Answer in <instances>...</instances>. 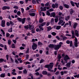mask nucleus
<instances>
[{
	"label": "nucleus",
	"mask_w": 79,
	"mask_h": 79,
	"mask_svg": "<svg viewBox=\"0 0 79 79\" xmlns=\"http://www.w3.org/2000/svg\"><path fill=\"white\" fill-rule=\"evenodd\" d=\"M60 10H63V7L62 6H60L59 7Z\"/></svg>",
	"instance_id": "nucleus-37"
},
{
	"label": "nucleus",
	"mask_w": 79,
	"mask_h": 79,
	"mask_svg": "<svg viewBox=\"0 0 79 79\" xmlns=\"http://www.w3.org/2000/svg\"><path fill=\"white\" fill-rule=\"evenodd\" d=\"M1 31L2 32L3 35H5V31H4L2 29H1Z\"/></svg>",
	"instance_id": "nucleus-47"
},
{
	"label": "nucleus",
	"mask_w": 79,
	"mask_h": 79,
	"mask_svg": "<svg viewBox=\"0 0 79 79\" xmlns=\"http://www.w3.org/2000/svg\"><path fill=\"white\" fill-rule=\"evenodd\" d=\"M29 25H27L26 26H24V28H25V29H27H27H29Z\"/></svg>",
	"instance_id": "nucleus-25"
},
{
	"label": "nucleus",
	"mask_w": 79,
	"mask_h": 79,
	"mask_svg": "<svg viewBox=\"0 0 79 79\" xmlns=\"http://www.w3.org/2000/svg\"><path fill=\"white\" fill-rule=\"evenodd\" d=\"M74 13V10H73V9H70V15H72L73 13Z\"/></svg>",
	"instance_id": "nucleus-31"
},
{
	"label": "nucleus",
	"mask_w": 79,
	"mask_h": 79,
	"mask_svg": "<svg viewBox=\"0 0 79 79\" xmlns=\"http://www.w3.org/2000/svg\"><path fill=\"white\" fill-rule=\"evenodd\" d=\"M29 48H28L27 51L26 52V53L29 54Z\"/></svg>",
	"instance_id": "nucleus-55"
},
{
	"label": "nucleus",
	"mask_w": 79,
	"mask_h": 79,
	"mask_svg": "<svg viewBox=\"0 0 79 79\" xmlns=\"http://www.w3.org/2000/svg\"><path fill=\"white\" fill-rule=\"evenodd\" d=\"M35 74L36 76H39L40 74V73H39V72H36L35 73Z\"/></svg>",
	"instance_id": "nucleus-64"
},
{
	"label": "nucleus",
	"mask_w": 79,
	"mask_h": 79,
	"mask_svg": "<svg viewBox=\"0 0 79 79\" xmlns=\"http://www.w3.org/2000/svg\"><path fill=\"white\" fill-rule=\"evenodd\" d=\"M58 59H61V54H58Z\"/></svg>",
	"instance_id": "nucleus-43"
},
{
	"label": "nucleus",
	"mask_w": 79,
	"mask_h": 79,
	"mask_svg": "<svg viewBox=\"0 0 79 79\" xmlns=\"http://www.w3.org/2000/svg\"><path fill=\"white\" fill-rule=\"evenodd\" d=\"M19 3L21 4V5H23V4H24V2L23 1H20Z\"/></svg>",
	"instance_id": "nucleus-63"
},
{
	"label": "nucleus",
	"mask_w": 79,
	"mask_h": 79,
	"mask_svg": "<svg viewBox=\"0 0 79 79\" xmlns=\"http://www.w3.org/2000/svg\"><path fill=\"white\" fill-rule=\"evenodd\" d=\"M72 39L73 38H75V35H74V32L73 30L72 31Z\"/></svg>",
	"instance_id": "nucleus-15"
},
{
	"label": "nucleus",
	"mask_w": 79,
	"mask_h": 79,
	"mask_svg": "<svg viewBox=\"0 0 79 79\" xmlns=\"http://www.w3.org/2000/svg\"><path fill=\"white\" fill-rule=\"evenodd\" d=\"M1 26L2 27H5V20H2L1 21Z\"/></svg>",
	"instance_id": "nucleus-10"
},
{
	"label": "nucleus",
	"mask_w": 79,
	"mask_h": 79,
	"mask_svg": "<svg viewBox=\"0 0 79 79\" xmlns=\"http://www.w3.org/2000/svg\"><path fill=\"white\" fill-rule=\"evenodd\" d=\"M55 6L56 8H57L58 7V4L56 3H55Z\"/></svg>",
	"instance_id": "nucleus-50"
},
{
	"label": "nucleus",
	"mask_w": 79,
	"mask_h": 79,
	"mask_svg": "<svg viewBox=\"0 0 79 79\" xmlns=\"http://www.w3.org/2000/svg\"><path fill=\"white\" fill-rule=\"evenodd\" d=\"M54 20L55 23H57V22H58V19H55Z\"/></svg>",
	"instance_id": "nucleus-58"
},
{
	"label": "nucleus",
	"mask_w": 79,
	"mask_h": 79,
	"mask_svg": "<svg viewBox=\"0 0 79 79\" xmlns=\"http://www.w3.org/2000/svg\"><path fill=\"white\" fill-rule=\"evenodd\" d=\"M49 5V3L47 2L46 3L45 5V6H48Z\"/></svg>",
	"instance_id": "nucleus-62"
},
{
	"label": "nucleus",
	"mask_w": 79,
	"mask_h": 79,
	"mask_svg": "<svg viewBox=\"0 0 79 79\" xmlns=\"http://www.w3.org/2000/svg\"><path fill=\"white\" fill-rule=\"evenodd\" d=\"M32 48L33 50H35L37 48V44L33 43V45H32Z\"/></svg>",
	"instance_id": "nucleus-3"
},
{
	"label": "nucleus",
	"mask_w": 79,
	"mask_h": 79,
	"mask_svg": "<svg viewBox=\"0 0 79 79\" xmlns=\"http://www.w3.org/2000/svg\"><path fill=\"white\" fill-rule=\"evenodd\" d=\"M10 33H6V37H10Z\"/></svg>",
	"instance_id": "nucleus-42"
},
{
	"label": "nucleus",
	"mask_w": 79,
	"mask_h": 79,
	"mask_svg": "<svg viewBox=\"0 0 79 79\" xmlns=\"http://www.w3.org/2000/svg\"><path fill=\"white\" fill-rule=\"evenodd\" d=\"M44 21V19H40L39 20V23H42Z\"/></svg>",
	"instance_id": "nucleus-35"
},
{
	"label": "nucleus",
	"mask_w": 79,
	"mask_h": 79,
	"mask_svg": "<svg viewBox=\"0 0 79 79\" xmlns=\"http://www.w3.org/2000/svg\"><path fill=\"white\" fill-rule=\"evenodd\" d=\"M11 41L10 40H8V45H11Z\"/></svg>",
	"instance_id": "nucleus-59"
},
{
	"label": "nucleus",
	"mask_w": 79,
	"mask_h": 79,
	"mask_svg": "<svg viewBox=\"0 0 79 79\" xmlns=\"http://www.w3.org/2000/svg\"><path fill=\"white\" fill-rule=\"evenodd\" d=\"M46 14L48 16H50V13L49 12V11H46Z\"/></svg>",
	"instance_id": "nucleus-44"
},
{
	"label": "nucleus",
	"mask_w": 79,
	"mask_h": 79,
	"mask_svg": "<svg viewBox=\"0 0 79 79\" xmlns=\"http://www.w3.org/2000/svg\"><path fill=\"white\" fill-rule=\"evenodd\" d=\"M10 10V7L9 6H4L2 7L3 10Z\"/></svg>",
	"instance_id": "nucleus-8"
},
{
	"label": "nucleus",
	"mask_w": 79,
	"mask_h": 79,
	"mask_svg": "<svg viewBox=\"0 0 79 79\" xmlns=\"http://www.w3.org/2000/svg\"><path fill=\"white\" fill-rule=\"evenodd\" d=\"M75 34L78 37H79V33L78 32V31L77 30H75Z\"/></svg>",
	"instance_id": "nucleus-18"
},
{
	"label": "nucleus",
	"mask_w": 79,
	"mask_h": 79,
	"mask_svg": "<svg viewBox=\"0 0 79 79\" xmlns=\"http://www.w3.org/2000/svg\"><path fill=\"white\" fill-rule=\"evenodd\" d=\"M66 65L67 67H70L71 66V63L69 62L66 64Z\"/></svg>",
	"instance_id": "nucleus-32"
},
{
	"label": "nucleus",
	"mask_w": 79,
	"mask_h": 79,
	"mask_svg": "<svg viewBox=\"0 0 79 79\" xmlns=\"http://www.w3.org/2000/svg\"><path fill=\"white\" fill-rule=\"evenodd\" d=\"M26 35L27 36H30L31 35V33L28 32V33H26Z\"/></svg>",
	"instance_id": "nucleus-61"
},
{
	"label": "nucleus",
	"mask_w": 79,
	"mask_h": 79,
	"mask_svg": "<svg viewBox=\"0 0 79 79\" xmlns=\"http://www.w3.org/2000/svg\"><path fill=\"white\" fill-rule=\"evenodd\" d=\"M46 8H47V7L46 6L44 7L43 8V9H41V11H45L47 10V9H46Z\"/></svg>",
	"instance_id": "nucleus-24"
},
{
	"label": "nucleus",
	"mask_w": 79,
	"mask_h": 79,
	"mask_svg": "<svg viewBox=\"0 0 79 79\" xmlns=\"http://www.w3.org/2000/svg\"><path fill=\"white\" fill-rule=\"evenodd\" d=\"M66 44H70V47H72L73 46V41L71 40L70 41L69 40H67L66 41Z\"/></svg>",
	"instance_id": "nucleus-9"
},
{
	"label": "nucleus",
	"mask_w": 79,
	"mask_h": 79,
	"mask_svg": "<svg viewBox=\"0 0 79 79\" xmlns=\"http://www.w3.org/2000/svg\"><path fill=\"white\" fill-rule=\"evenodd\" d=\"M12 27H11L10 28V29H9L8 30V32H12Z\"/></svg>",
	"instance_id": "nucleus-36"
},
{
	"label": "nucleus",
	"mask_w": 79,
	"mask_h": 79,
	"mask_svg": "<svg viewBox=\"0 0 79 79\" xmlns=\"http://www.w3.org/2000/svg\"><path fill=\"white\" fill-rule=\"evenodd\" d=\"M3 61L4 62H6V60H4V59L3 58H0V63H2L3 62Z\"/></svg>",
	"instance_id": "nucleus-16"
},
{
	"label": "nucleus",
	"mask_w": 79,
	"mask_h": 79,
	"mask_svg": "<svg viewBox=\"0 0 79 79\" xmlns=\"http://www.w3.org/2000/svg\"><path fill=\"white\" fill-rule=\"evenodd\" d=\"M14 35H11L10 37V38L11 39V38H13L14 37Z\"/></svg>",
	"instance_id": "nucleus-60"
},
{
	"label": "nucleus",
	"mask_w": 79,
	"mask_h": 79,
	"mask_svg": "<svg viewBox=\"0 0 79 79\" xmlns=\"http://www.w3.org/2000/svg\"><path fill=\"white\" fill-rule=\"evenodd\" d=\"M30 16H35V13H31L30 14Z\"/></svg>",
	"instance_id": "nucleus-33"
},
{
	"label": "nucleus",
	"mask_w": 79,
	"mask_h": 79,
	"mask_svg": "<svg viewBox=\"0 0 79 79\" xmlns=\"http://www.w3.org/2000/svg\"><path fill=\"white\" fill-rule=\"evenodd\" d=\"M54 11V10L53 8H51L49 10V12H52V11Z\"/></svg>",
	"instance_id": "nucleus-52"
},
{
	"label": "nucleus",
	"mask_w": 79,
	"mask_h": 79,
	"mask_svg": "<svg viewBox=\"0 0 79 79\" xmlns=\"http://www.w3.org/2000/svg\"><path fill=\"white\" fill-rule=\"evenodd\" d=\"M17 14L18 16H20L21 15V12L20 11H18L17 13Z\"/></svg>",
	"instance_id": "nucleus-39"
},
{
	"label": "nucleus",
	"mask_w": 79,
	"mask_h": 79,
	"mask_svg": "<svg viewBox=\"0 0 79 79\" xmlns=\"http://www.w3.org/2000/svg\"><path fill=\"white\" fill-rule=\"evenodd\" d=\"M51 14L52 15V16L53 17H55V16H56V14L55 12H52L51 13Z\"/></svg>",
	"instance_id": "nucleus-29"
},
{
	"label": "nucleus",
	"mask_w": 79,
	"mask_h": 79,
	"mask_svg": "<svg viewBox=\"0 0 79 79\" xmlns=\"http://www.w3.org/2000/svg\"><path fill=\"white\" fill-rule=\"evenodd\" d=\"M67 25H69V23H67L65 24L64 25L63 27H66Z\"/></svg>",
	"instance_id": "nucleus-41"
},
{
	"label": "nucleus",
	"mask_w": 79,
	"mask_h": 79,
	"mask_svg": "<svg viewBox=\"0 0 79 79\" xmlns=\"http://www.w3.org/2000/svg\"><path fill=\"white\" fill-rule=\"evenodd\" d=\"M52 7L53 8H54V9L55 8H56V7H55V4H52Z\"/></svg>",
	"instance_id": "nucleus-49"
},
{
	"label": "nucleus",
	"mask_w": 79,
	"mask_h": 79,
	"mask_svg": "<svg viewBox=\"0 0 79 79\" xmlns=\"http://www.w3.org/2000/svg\"><path fill=\"white\" fill-rule=\"evenodd\" d=\"M61 26H57L56 27V29L57 30H60V29H61Z\"/></svg>",
	"instance_id": "nucleus-22"
},
{
	"label": "nucleus",
	"mask_w": 79,
	"mask_h": 79,
	"mask_svg": "<svg viewBox=\"0 0 79 79\" xmlns=\"http://www.w3.org/2000/svg\"><path fill=\"white\" fill-rule=\"evenodd\" d=\"M78 25V23H75L73 25V29H76L77 27V26Z\"/></svg>",
	"instance_id": "nucleus-17"
},
{
	"label": "nucleus",
	"mask_w": 79,
	"mask_h": 79,
	"mask_svg": "<svg viewBox=\"0 0 79 79\" xmlns=\"http://www.w3.org/2000/svg\"><path fill=\"white\" fill-rule=\"evenodd\" d=\"M70 3L72 6H75V5L77 7V8H79V6L77 5V3L74 2L73 1H71Z\"/></svg>",
	"instance_id": "nucleus-4"
},
{
	"label": "nucleus",
	"mask_w": 79,
	"mask_h": 79,
	"mask_svg": "<svg viewBox=\"0 0 79 79\" xmlns=\"http://www.w3.org/2000/svg\"><path fill=\"white\" fill-rule=\"evenodd\" d=\"M54 45H54V44H50L49 45L48 47L49 48H54Z\"/></svg>",
	"instance_id": "nucleus-14"
},
{
	"label": "nucleus",
	"mask_w": 79,
	"mask_h": 79,
	"mask_svg": "<svg viewBox=\"0 0 79 79\" xmlns=\"http://www.w3.org/2000/svg\"><path fill=\"white\" fill-rule=\"evenodd\" d=\"M74 45L75 47L77 48L78 47V43L77 41V39L76 37L75 39V42L74 43Z\"/></svg>",
	"instance_id": "nucleus-6"
},
{
	"label": "nucleus",
	"mask_w": 79,
	"mask_h": 79,
	"mask_svg": "<svg viewBox=\"0 0 79 79\" xmlns=\"http://www.w3.org/2000/svg\"><path fill=\"white\" fill-rule=\"evenodd\" d=\"M56 37L58 40H60V41L62 40V39H60V38L59 37V36H56Z\"/></svg>",
	"instance_id": "nucleus-34"
},
{
	"label": "nucleus",
	"mask_w": 79,
	"mask_h": 79,
	"mask_svg": "<svg viewBox=\"0 0 79 79\" xmlns=\"http://www.w3.org/2000/svg\"><path fill=\"white\" fill-rule=\"evenodd\" d=\"M63 6L65 8H67V9L69 8V6L66 4H64Z\"/></svg>",
	"instance_id": "nucleus-11"
},
{
	"label": "nucleus",
	"mask_w": 79,
	"mask_h": 79,
	"mask_svg": "<svg viewBox=\"0 0 79 79\" xmlns=\"http://www.w3.org/2000/svg\"><path fill=\"white\" fill-rule=\"evenodd\" d=\"M11 73L12 75H14V76H16V75H17V73L15 72H12Z\"/></svg>",
	"instance_id": "nucleus-48"
},
{
	"label": "nucleus",
	"mask_w": 79,
	"mask_h": 79,
	"mask_svg": "<svg viewBox=\"0 0 79 79\" xmlns=\"http://www.w3.org/2000/svg\"><path fill=\"white\" fill-rule=\"evenodd\" d=\"M39 28L40 29V31H44V27H42V26H40V25L39 26Z\"/></svg>",
	"instance_id": "nucleus-20"
},
{
	"label": "nucleus",
	"mask_w": 79,
	"mask_h": 79,
	"mask_svg": "<svg viewBox=\"0 0 79 79\" xmlns=\"http://www.w3.org/2000/svg\"><path fill=\"white\" fill-rule=\"evenodd\" d=\"M18 21H19V22H22V24H24L25 23V21H26V18H23V19L21 18L18 17L17 18Z\"/></svg>",
	"instance_id": "nucleus-2"
},
{
	"label": "nucleus",
	"mask_w": 79,
	"mask_h": 79,
	"mask_svg": "<svg viewBox=\"0 0 79 79\" xmlns=\"http://www.w3.org/2000/svg\"><path fill=\"white\" fill-rule=\"evenodd\" d=\"M19 49L20 50H24V49H25V48H24L23 47L21 46L20 47Z\"/></svg>",
	"instance_id": "nucleus-57"
},
{
	"label": "nucleus",
	"mask_w": 79,
	"mask_h": 79,
	"mask_svg": "<svg viewBox=\"0 0 79 79\" xmlns=\"http://www.w3.org/2000/svg\"><path fill=\"white\" fill-rule=\"evenodd\" d=\"M29 58V54H27L26 55V60H28Z\"/></svg>",
	"instance_id": "nucleus-45"
},
{
	"label": "nucleus",
	"mask_w": 79,
	"mask_h": 79,
	"mask_svg": "<svg viewBox=\"0 0 79 79\" xmlns=\"http://www.w3.org/2000/svg\"><path fill=\"white\" fill-rule=\"evenodd\" d=\"M68 60H70V58L68 56V55H66L64 57V60L65 61L66 63H68Z\"/></svg>",
	"instance_id": "nucleus-7"
},
{
	"label": "nucleus",
	"mask_w": 79,
	"mask_h": 79,
	"mask_svg": "<svg viewBox=\"0 0 79 79\" xmlns=\"http://www.w3.org/2000/svg\"><path fill=\"white\" fill-rule=\"evenodd\" d=\"M48 73V72L46 71H43L42 72V74H44V75H47Z\"/></svg>",
	"instance_id": "nucleus-21"
},
{
	"label": "nucleus",
	"mask_w": 79,
	"mask_h": 79,
	"mask_svg": "<svg viewBox=\"0 0 79 79\" xmlns=\"http://www.w3.org/2000/svg\"><path fill=\"white\" fill-rule=\"evenodd\" d=\"M9 23L10 24H11V25H12V26L14 25V23H13V22L12 21H9Z\"/></svg>",
	"instance_id": "nucleus-40"
},
{
	"label": "nucleus",
	"mask_w": 79,
	"mask_h": 79,
	"mask_svg": "<svg viewBox=\"0 0 79 79\" xmlns=\"http://www.w3.org/2000/svg\"><path fill=\"white\" fill-rule=\"evenodd\" d=\"M12 41L13 42H14V44H16V42H17L16 40H13Z\"/></svg>",
	"instance_id": "nucleus-53"
},
{
	"label": "nucleus",
	"mask_w": 79,
	"mask_h": 79,
	"mask_svg": "<svg viewBox=\"0 0 79 79\" xmlns=\"http://www.w3.org/2000/svg\"><path fill=\"white\" fill-rule=\"evenodd\" d=\"M28 25L30 30H32V29H33L34 28V25H31L30 24H29Z\"/></svg>",
	"instance_id": "nucleus-13"
},
{
	"label": "nucleus",
	"mask_w": 79,
	"mask_h": 79,
	"mask_svg": "<svg viewBox=\"0 0 79 79\" xmlns=\"http://www.w3.org/2000/svg\"><path fill=\"white\" fill-rule=\"evenodd\" d=\"M32 3L33 4H36V1L35 0H33L32 1Z\"/></svg>",
	"instance_id": "nucleus-54"
},
{
	"label": "nucleus",
	"mask_w": 79,
	"mask_h": 79,
	"mask_svg": "<svg viewBox=\"0 0 79 79\" xmlns=\"http://www.w3.org/2000/svg\"><path fill=\"white\" fill-rule=\"evenodd\" d=\"M43 62H44V60L43 59H41L40 60V63H43Z\"/></svg>",
	"instance_id": "nucleus-46"
},
{
	"label": "nucleus",
	"mask_w": 79,
	"mask_h": 79,
	"mask_svg": "<svg viewBox=\"0 0 79 79\" xmlns=\"http://www.w3.org/2000/svg\"><path fill=\"white\" fill-rule=\"evenodd\" d=\"M54 65V64L53 62H51L49 64H47L44 66V67L45 68H48V71L50 72H52V73L54 72V70H52L53 66Z\"/></svg>",
	"instance_id": "nucleus-1"
},
{
	"label": "nucleus",
	"mask_w": 79,
	"mask_h": 79,
	"mask_svg": "<svg viewBox=\"0 0 79 79\" xmlns=\"http://www.w3.org/2000/svg\"><path fill=\"white\" fill-rule=\"evenodd\" d=\"M5 73H2L0 75L1 77H5Z\"/></svg>",
	"instance_id": "nucleus-27"
},
{
	"label": "nucleus",
	"mask_w": 79,
	"mask_h": 79,
	"mask_svg": "<svg viewBox=\"0 0 79 79\" xmlns=\"http://www.w3.org/2000/svg\"><path fill=\"white\" fill-rule=\"evenodd\" d=\"M69 18H70V16L69 15H68L65 18V19L66 21H68L69 19Z\"/></svg>",
	"instance_id": "nucleus-19"
},
{
	"label": "nucleus",
	"mask_w": 79,
	"mask_h": 79,
	"mask_svg": "<svg viewBox=\"0 0 79 79\" xmlns=\"http://www.w3.org/2000/svg\"><path fill=\"white\" fill-rule=\"evenodd\" d=\"M48 29V31H50V30H52V27L50 26L48 27H47Z\"/></svg>",
	"instance_id": "nucleus-26"
},
{
	"label": "nucleus",
	"mask_w": 79,
	"mask_h": 79,
	"mask_svg": "<svg viewBox=\"0 0 79 79\" xmlns=\"http://www.w3.org/2000/svg\"><path fill=\"white\" fill-rule=\"evenodd\" d=\"M51 34L52 35H56V33H55V32H52L51 33Z\"/></svg>",
	"instance_id": "nucleus-51"
},
{
	"label": "nucleus",
	"mask_w": 79,
	"mask_h": 79,
	"mask_svg": "<svg viewBox=\"0 0 79 79\" xmlns=\"http://www.w3.org/2000/svg\"><path fill=\"white\" fill-rule=\"evenodd\" d=\"M11 48H15V45L14 44H12Z\"/></svg>",
	"instance_id": "nucleus-38"
},
{
	"label": "nucleus",
	"mask_w": 79,
	"mask_h": 79,
	"mask_svg": "<svg viewBox=\"0 0 79 79\" xmlns=\"http://www.w3.org/2000/svg\"><path fill=\"white\" fill-rule=\"evenodd\" d=\"M54 48L55 50H59V49H60V48H61V46L60 45H58V44H55L54 45Z\"/></svg>",
	"instance_id": "nucleus-5"
},
{
	"label": "nucleus",
	"mask_w": 79,
	"mask_h": 79,
	"mask_svg": "<svg viewBox=\"0 0 79 79\" xmlns=\"http://www.w3.org/2000/svg\"><path fill=\"white\" fill-rule=\"evenodd\" d=\"M61 38H62V40H64H64H66V39H68V38H67L65 36L63 35H61Z\"/></svg>",
	"instance_id": "nucleus-12"
},
{
	"label": "nucleus",
	"mask_w": 79,
	"mask_h": 79,
	"mask_svg": "<svg viewBox=\"0 0 79 79\" xmlns=\"http://www.w3.org/2000/svg\"><path fill=\"white\" fill-rule=\"evenodd\" d=\"M46 23L45 22H44L41 24H40V25L42 26V27H43V26H44L45 24H46Z\"/></svg>",
	"instance_id": "nucleus-30"
},
{
	"label": "nucleus",
	"mask_w": 79,
	"mask_h": 79,
	"mask_svg": "<svg viewBox=\"0 0 79 79\" xmlns=\"http://www.w3.org/2000/svg\"><path fill=\"white\" fill-rule=\"evenodd\" d=\"M38 46H40V45H43V44L40 41H39L38 43Z\"/></svg>",
	"instance_id": "nucleus-28"
},
{
	"label": "nucleus",
	"mask_w": 79,
	"mask_h": 79,
	"mask_svg": "<svg viewBox=\"0 0 79 79\" xmlns=\"http://www.w3.org/2000/svg\"><path fill=\"white\" fill-rule=\"evenodd\" d=\"M36 32H40V29L39 28H37L36 29Z\"/></svg>",
	"instance_id": "nucleus-56"
},
{
	"label": "nucleus",
	"mask_w": 79,
	"mask_h": 79,
	"mask_svg": "<svg viewBox=\"0 0 79 79\" xmlns=\"http://www.w3.org/2000/svg\"><path fill=\"white\" fill-rule=\"evenodd\" d=\"M23 73L24 74H27V71L26 69H25L23 70Z\"/></svg>",
	"instance_id": "nucleus-23"
}]
</instances>
